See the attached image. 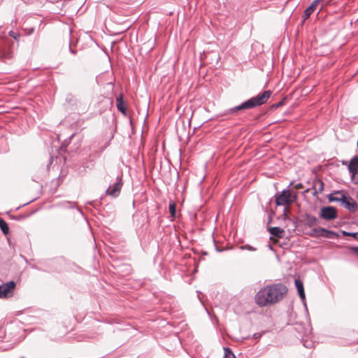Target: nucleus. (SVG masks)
Wrapping results in <instances>:
<instances>
[{"mask_svg": "<svg viewBox=\"0 0 358 358\" xmlns=\"http://www.w3.org/2000/svg\"><path fill=\"white\" fill-rule=\"evenodd\" d=\"M287 293V287L282 283H275L262 288L255 295L256 303L260 307L276 303L284 299Z\"/></svg>", "mask_w": 358, "mask_h": 358, "instance_id": "1", "label": "nucleus"}, {"mask_svg": "<svg viewBox=\"0 0 358 358\" xmlns=\"http://www.w3.org/2000/svg\"><path fill=\"white\" fill-rule=\"evenodd\" d=\"M271 95L270 90L264 91L262 94H258L244 101L241 104L229 108L225 113L226 115H234L238 111L245 109H250L265 103Z\"/></svg>", "mask_w": 358, "mask_h": 358, "instance_id": "2", "label": "nucleus"}, {"mask_svg": "<svg viewBox=\"0 0 358 358\" xmlns=\"http://www.w3.org/2000/svg\"><path fill=\"white\" fill-rule=\"evenodd\" d=\"M296 199V195L292 194L289 190H283L280 194L276 196L275 203L277 206H289Z\"/></svg>", "mask_w": 358, "mask_h": 358, "instance_id": "3", "label": "nucleus"}, {"mask_svg": "<svg viewBox=\"0 0 358 358\" xmlns=\"http://www.w3.org/2000/svg\"><path fill=\"white\" fill-rule=\"evenodd\" d=\"M15 282L13 280L0 285V298L8 299L12 297L15 289Z\"/></svg>", "mask_w": 358, "mask_h": 358, "instance_id": "4", "label": "nucleus"}, {"mask_svg": "<svg viewBox=\"0 0 358 358\" xmlns=\"http://www.w3.org/2000/svg\"><path fill=\"white\" fill-rule=\"evenodd\" d=\"M122 185L123 182L122 176H117L116 178V182L112 186L108 187L106 194L113 198H116L120 195Z\"/></svg>", "mask_w": 358, "mask_h": 358, "instance_id": "5", "label": "nucleus"}, {"mask_svg": "<svg viewBox=\"0 0 358 358\" xmlns=\"http://www.w3.org/2000/svg\"><path fill=\"white\" fill-rule=\"evenodd\" d=\"M320 216L325 220H332L337 217V211L334 207L325 206L321 208Z\"/></svg>", "mask_w": 358, "mask_h": 358, "instance_id": "6", "label": "nucleus"}, {"mask_svg": "<svg viewBox=\"0 0 358 358\" xmlns=\"http://www.w3.org/2000/svg\"><path fill=\"white\" fill-rule=\"evenodd\" d=\"M344 207L349 210L351 212H355L357 208V203L352 199L351 198H346L345 196H343L341 199Z\"/></svg>", "mask_w": 358, "mask_h": 358, "instance_id": "7", "label": "nucleus"}, {"mask_svg": "<svg viewBox=\"0 0 358 358\" xmlns=\"http://www.w3.org/2000/svg\"><path fill=\"white\" fill-rule=\"evenodd\" d=\"M304 222L306 225L313 227L317 225L320 221L315 216L310 214H306L304 215Z\"/></svg>", "mask_w": 358, "mask_h": 358, "instance_id": "8", "label": "nucleus"}, {"mask_svg": "<svg viewBox=\"0 0 358 358\" xmlns=\"http://www.w3.org/2000/svg\"><path fill=\"white\" fill-rule=\"evenodd\" d=\"M116 106L119 111L123 114H126L127 106L123 100L122 94H120V96L116 98Z\"/></svg>", "mask_w": 358, "mask_h": 358, "instance_id": "9", "label": "nucleus"}, {"mask_svg": "<svg viewBox=\"0 0 358 358\" xmlns=\"http://www.w3.org/2000/svg\"><path fill=\"white\" fill-rule=\"evenodd\" d=\"M294 283L300 298L302 300L305 299V292L303 289V282L299 279H295Z\"/></svg>", "mask_w": 358, "mask_h": 358, "instance_id": "10", "label": "nucleus"}, {"mask_svg": "<svg viewBox=\"0 0 358 358\" xmlns=\"http://www.w3.org/2000/svg\"><path fill=\"white\" fill-rule=\"evenodd\" d=\"M337 234L334 231L328 230L324 228L320 227V234L319 237H324L327 238H331L334 236H336Z\"/></svg>", "mask_w": 358, "mask_h": 358, "instance_id": "11", "label": "nucleus"}, {"mask_svg": "<svg viewBox=\"0 0 358 358\" xmlns=\"http://www.w3.org/2000/svg\"><path fill=\"white\" fill-rule=\"evenodd\" d=\"M270 233L271 235L278 238H282L285 234V231L278 227H274L270 229Z\"/></svg>", "mask_w": 358, "mask_h": 358, "instance_id": "12", "label": "nucleus"}, {"mask_svg": "<svg viewBox=\"0 0 358 358\" xmlns=\"http://www.w3.org/2000/svg\"><path fill=\"white\" fill-rule=\"evenodd\" d=\"M324 1V0H314L306 10L312 14L316 10L317 6Z\"/></svg>", "mask_w": 358, "mask_h": 358, "instance_id": "13", "label": "nucleus"}, {"mask_svg": "<svg viewBox=\"0 0 358 358\" xmlns=\"http://www.w3.org/2000/svg\"><path fill=\"white\" fill-rule=\"evenodd\" d=\"M0 229L2 232L7 235L9 233V227L8 224L5 222L4 220L0 217Z\"/></svg>", "mask_w": 358, "mask_h": 358, "instance_id": "14", "label": "nucleus"}, {"mask_svg": "<svg viewBox=\"0 0 358 358\" xmlns=\"http://www.w3.org/2000/svg\"><path fill=\"white\" fill-rule=\"evenodd\" d=\"M169 212L171 213V215L173 217H175L176 213V203L174 202H171L169 203Z\"/></svg>", "mask_w": 358, "mask_h": 358, "instance_id": "15", "label": "nucleus"}, {"mask_svg": "<svg viewBox=\"0 0 358 358\" xmlns=\"http://www.w3.org/2000/svg\"><path fill=\"white\" fill-rule=\"evenodd\" d=\"M224 358H236L234 354L231 351V350L229 348H224Z\"/></svg>", "mask_w": 358, "mask_h": 358, "instance_id": "16", "label": "nucleus"}, {"mask_svg": "<svg viewBox=\"0 0 358 358\" xmlns=\"http://www.w3.org/2000/svg\"><path fill=\"white\" fill-rule=\"evenodd\" d=\"M341 233L345 236H352L355 239L358 240V232H348L346 231H342Z\"/></svg>", "mask_w": 358, "mask_h": 358, "instance_id": "17", "label": "nucleus"}, {"mask_svg": "<svg viewBox=\"0 0 358 358\" xmlns=\"http://www.w3.org/2000/svg\"><path fill=\"white\" fill-rule=\"evenodd\" d=\"M319 234H320V228H314L309 233V235L311 237H314V238L319 237Z\"/></svg>", "mask_w": 358, "mask_h": 358, "instance_id": "18", "label": "nucleus"}, {"mask_svg": "<svg viewBox=\"0 0 358 358\" xmlns=\"http://www.w3.org/2000/svg\"><path fill=\"white\" fill-rule=\"evenodd\" d=\"M240 249L241 250H249V251H255L257 250L255 248H254L253 246H251L250 245H241L240 247Z\"/></svg>", "mask_w": 358, "mask_h": 358, "instance_id": "19", "label": "nucleus"}, {"mask_svg": "<svg viewBox=\"0 0 358 358\" xmlns=\"http://www.w3.org/2000/svg\"><path fill=\"white\" fill-rule=\"evenodd\" d=\"M9 36L13 37L16 41H17L20 38V35L19 34L15 33L13 31H9Z\"/></svg>", "mask_w": 358, "mask_h": 358, "instance_id": "20", "label": "nucleus"}, {"mask_svg": "<svg viewBox=\"0 0 358 358\" xmlns=\"http://www.w3.org/2000/svg\"><path fill=\"white\" fill-rule=\"evenodd\" d=\"M311 13L305 10L303 15V20L305 21L307 19H308L310 16Z\"/></svg>", "mask_w": 358, "mask_h": 358, "instance_id": "21", "label": "nucleus"}, {"mask_svg": "<svg viewBox=\"0 0 358 358\" xmlns=\"http://www.w3.org/2000/svg\"><path fill=\"white\" fill-rule=\"evenodd\" d=\"M350 250L358 256V246L357 247H352L350 248Z\"/></svg>", "mask_w": 358, "mask_h": 358, "instance_id": "22", "label": "nucleus"}, {"mask_svg": "<svg viewBox=\"0 0 358 358\" xmlns=\"http://www.w3.org/2000/svg\"><path fill=\"white\" fill-rule=\"evenodd\" d=\"M303 345H304L306 348H311V347H312V345H313V344H312V343H311V342H310V343H306V342H305V343H303Z\"/></svg>", "mask_w": 358, "mask_h": 358, "instance_id": "23", "label": "nucleus"}, {"mask_svg": "<svg viewBox=\"0 0 358 358\" xmlns=\"http://www.w3.org/2000/svg\"><path fill=\"white\" fill-rule=\"evenodd\" d=\"M319 182H320L319 191L322 192L323 190V182L321 180H320Z\"/></svg>", "mask_w": 358, "mask_h": 358, "instance_id": "24", "label": "nucleus"}, {"mask_svg": "<svg viewBox=\"0 0 358 358\" xmlns=\"http://www.w3.org/2000/svg\"><path fill=\"white\" fill-rule=\"evenodd\" d=\"M261 336H262V334H255L253 335V337H254V338H255V339L259 338H260Z\"/></svg>", "mask_w": 358, "mask_h": 358, "instance_id": "25", "label": "nucleus"}, {"mask_svg": "<svg viewBox=\"0 0 358 358\" xmlns=\"http://www.w3.org/2000/svg\"><path fill=\"white\" fill-rule=\"evenodd\" d=\"M330 3H331V0H329L327 3H324V5H323L322 7H323V6H326L329 5ZM322 8H321V9H322Z\"/></svg>", "mask_w": 358, "mask_h": 358, "instance_id": "26", "label": "nucleus"}, {"mask_svg": "<svg viewBox=\"0 0 358 358\" xmlns=\"http://www.w3.org/2000/svg\"><path fill=\"white\" fill-rule=\"evenodd\" d=\"M282 104V102H279V103L277 104V107H278V106H281Z\"/></svg>", "mask_w": 358, "mask_h": 358, "instance_id": "27", "label": "nucleus"}, {"mask_svg": "<svg viewBox=\"0 0 358 358\" xmlns=\"http://www.w3.org/2000/svg\"><path fill=\"white\" fill-rule=\"evenodd\" d=\"M301 186V185L299 184V185H296V187L298 188V187H300Z\"/></svg>", "mask_w": 358, "mask_h": 358, "instance_id": "28", "label": "nucleus"}, {"mask_svg": "<svg viewBox=\"0 0 358 358\" xmlns=\"http://www.w3.org/2000/svg\"><path fill=\"white\" fill-rule=\"evenodd\" d=\"M70 50L71 52L74 53V51L72 49L70 48Z\"/></svg>", "mask_w": 358, "mask_h": 358, "instance_id": "29", "label": "nucleus"}, {"mask_svg": "<svg viewBox=\"0 0 358 358\" xmlns=\"http://www.w3.org/2000/svg\"><path fill=\"white\" fill-rule=\"evenodd\" d=\"M22 358H24V357H22Z\"/></svg>", "mask_w": 358, "mask_h": 358, "instance_id": "30", "label": "nucleus"}]
</instances>
